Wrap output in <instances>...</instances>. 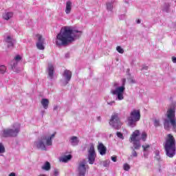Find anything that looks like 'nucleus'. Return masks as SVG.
I'll use <instances>...</instances> for the list:
<instances>
[{
	"label": "nucleus",
	"instance_id": "nucleus-49",
	"mask_svg": "<svg viewBox=\"0 0 176 176\" xmlns=\"http://www.w3.org/2000/svg\"><path fill=\"white\" fill-rule=\"evenodd\" d=\"M9 176H16V173H11Z\"/></svg>",
	"mask_w": 176,
	"mask_h": 176
},
{
	"label": "nucleus",
	"instance_id": "nucleus-29",
	"mask_svg": "<svg viewBox=\"0 0 176 176\" xmlns=\"http://www.w3.org/2000/svg\"><path fill=\"white\" fill-rule=\"evenodd\" d=\"M6 72V66L1 65H0V74H5Z\"/></svg>",
	"mask_w": 176,
	"mask_h": 176
},
{
	"label": "nucleus",
	"instance_id": "nucleus-8",
	"mask_svg": "<svg viewBox=\"0 0 176 176\" xmlns=\"http://www.w3.org/2000/svg\"><path fill=\"white\" fill-rule=\"evenodd\" d=\"M124 90H126V87H124V84L121 87H118L115 89H112L111 91V93L113 96H116V100H118V101H122V100L124 98V96H123Z\"/></svg>",
	"mask_w": 176,
	"mask_h": 176
},
{
	"label": "nucleus",
	"instance_id": "nucleus-2",
	"mask_svg": "<svg viewBox=\"0 0 176 176\" xmlns=\"http://www.w3.org/2000/svg\"><path fill=\"white\" fill-rule=\"evenodd\" d=\"M166 117L164 120V127L165 130H170V124L173 126V130H176L175 119V104H172L166 111Z\"/></svg>",
	"mask_w": 176,
	"mask_h": 176
},
{
	"label": "nucleus",
	"instance_id": "nucleus-18",
	"mask_svg": "<svg viewBox=\"0 0 176 176\" xmlns=\"http://www.w3.org/2000/svg\"><path fill=\"white\" fill-rule=\"evenodd\" d=\"M52 165L50 164V162L47 161L41 166V170H44V171H50Z\"/></svg>",
	"mask_w": 176,
	"mask_h": 176
},
{
	"label": "nucleus",
	"instance_id": "nucleus-40",
	"mask_svg": "<svg viewBox=\"0 0 176 176\" xmlns=\"http://www.w3.org/2000/svg\"><path fill=\"white\" fill-rule=\"evenodd\" d=\"M155 155L157 160H160V156H159V151H156Z\"/></svg>",
	"mask_w": 176,
	"mask_h": 176
},
{
	"label": "nucleus",
	"instance_id": "nucleus-52",
	"mask_svg": "<svg viewBox=\"0 0 176 176\" xmlns=\"http://www.w3.org/2000/svg\"><path fill=\"white\" fill-rule=\"evenodd\" d=\"M41 58L43 57V55H41Z\"/></svg>",
	"mask_w": 176,
	"mask_h": 176
},
{
	"label": "nucleus",
	"instance_id": "nucleus-37",
	"mask_svg": "<svg viewBox=\"0 0 176 176\" xmlns=\"http://www.w3.org/2000/svg\"><path fill=\"white\" fill-rule=\"evenodd\" d=\"M129 80L130 81L131 83H135V80H134V78L133 77H129V78H128Z\"/></svg>",
	"mask_w": 176,
	"mask_h": 176
},
{
	"label": "nucleus",
	"instance_id": "nucleus-11",
	"mask_svg": "<svg viewBox=\"0 0 176 176\" xmlns=\"http://www.w3.org/2000/svg\"><path fill=\"white\" fill-rule=\"evenodd\" d=\"M63 77L64 80L61 81L62 86H67L68 83H69V80H71V78H72V72H71V71L68 69H66L64 71Z\"/></svg>",
	"mask_w": 176,
	"mask_h": 176
},
{
	"label": "nucleus",
	"instance_id": "nucleus-28",
	"mask_svg": "<svg viewBox=\"0 0 176 176\" xmlns=\"http://www.w3.org/2000/svg\"><path fill=\"white\" fill-rule=\"evenodd\" d=\"M5 152H6V151L5 149V146H3V144L0 142V155L1 153H5Z\"/></svg>",
	"mask_w": 176,
	"mask_h": 176
},
{
	"label": "nucleus",
	"instance_id": "nucleus-45",
	"mask_svg": "<svg viewBox=\"0 0 176 176\" xmlns=\"http://www.w3.org/2000/svg\"><path fill=\"white\" fill-rule=\"evenodd\" d=\"M41 115L42 118H43V116H45V110H42L41 111Z\"/></svg>",
	"mask_w": 176,
	"mask_h": 176
},
{
	"label": "nucleus",
	"instance_id": "nucleus-20",
	"mask_svg": "<svg viewBox=\"0 0 176 176\" xmlns=\"http://www.w3.org/2000/svg\"><path fill=\"white\" fill-rule=\"evenodd\" d=\"M71 10H72V2L67 1L66 3V8H65V13L66 14H69L71 13Z\"/></svg>",
	"mask_w": 176,
	"mask_h": 176
},
{
	"label": "nucleus",
	"instance_id": "nucleus-50",
	"mask_svg": "<svg viewBox=\"0 0 176 176\" xmlns=\"http://www.w3.org/2000/svg\"><path fill=\"white\" fill-rule=\"evenodd\" d=\"M97 120H98V122H101V117L98 116L97 118Z\"/></svg>",
	"mask_w": 176,
	"mask_h": 176
},
{
	"label": "nucleus",
	"instance_id": "nucleus-4",
	"mask_svg": "<svg viewBox=\"0 0 176 176\" xmlns=\"http://www.w3.org/2000/svg\"><path fill=\"white\" fill-rule=\"evenodd\" d=\"M164 146L166 155V156H168V157L171 158L173 156H175V153H176L175 139L174 138V136H173V135L168 134L167 135V138L166 140Z\"/></svg>",
	"mask_w": 176,
	"mask_h": 176
},
{
	"label": "nucleus",
	"instance_id": "nucleus-25",
	"mask_svg": "<svg viewBox=\"0 0 176 176\" xmlns=\"http://www.w3.org/2000/svg\"><path fill=\"white\" fill-rule=\"evenodd\" d=\"M36 47L39 50H45V46L43 45V43H36Z\"/></svg>",
	"mask_w": 176,
	"mask_h": 176
},
{
	"label": "nucleus",
	"instance_id": "nucleus-41",
	"mask_svg": "<svg viewBox=\"0 0 176 176\" xmlns=\"http://www.w3.org/2000/svg\"><path fill=\"white\" fill-rule=\"evenodd\" d=\"M118 160L117 157H111V160L114 162H116Z\"/></svg>",
	"mask_w": 176,
	"mask_h": 176
},
{
	"label": "nucleus",
	"instance_id": "nucleus-30",
	"mask_svg": "<svg viewBox=\"0 0 176 176\" xmlns=\"http://www.w3.org/2000/svg\"><path fill=\"white\" fill-rule=\"evenodd\" d=\"M116 50L118 52V53H120V54H123L124 53V50H123V48H122L120 46H118L116 47Z\"/></svg>",
	"mask_w": 176,
	"mask_h": 176
},
{
	"label": "nucleus",
	"instance_id": "nucleus-39",
	"mask_svg": "<svg viewBox=\"0 0 176 176\" xmlns=\"http://www.w3.org/2000/svg\"><path fill=\"white\" fill-rule=\"evenodd\" d=\"M148 66L146 65H143L142 67V71H148Z\"/></svg>",
	"mask_w": 176,
	"mask_h": 176
},
{
	"label": "nucleus",
	"instance_id": "nucleus-16",
	"mask_svg": "<svg viewBox=\"0 0 176 176\" xmlns=\"http://www.w3.org/2000/svg\"><path fill=\"white\" fill-rule=\"evenodd\" d=\"M17 64H19V62L16 60H12L10 63L11 69H12L14 72H20V71H21L20 68L17 67Z\"/></svg>",
	"mask_w": 176,
	"mask_h": 176
},
{
	"label": "nucleus",
	"instance_id": "nucleus-47",
	"mask_svg": "<svg viewBox=\"0 0 176 176\" xmlns=\"http://www.w3.org/2000/svg\"><path fill=\"white\" fill-rule=\"evenodd\" d=\"M65 57H66V58H69V53H67L65 54Z\"/></svg>",
	"mask_w": 176,
	"mask_h": 176
},
{
	"label": "nucleus",
	"instance_id": "nucleus-1",
	"mask_svg": "<svg viewBox=\"0 0 176 176\" xmlns=\"http://www.w3.org/2000/svg\"><path fill=\"white\" fill-rule=\"evenodd\" d=\"M82 36V31L74 29L69 26H65L60 30V32L56 36V46H67L76 39Z\"/></svg>",
	"mask_w": 176,
	"mask_h": 176
},
{
	"label": "nucleus",
	"instance_id": "nucleus-48",
	"mask_svg": "<svg viewBox=\"0 0 176 176\" xmlns=\"http://www.w3.org/2000/svg\"><path fill=\"white\" fill-rule=\"evenodd\" d=\"M136 23H137V24H141V20L140 19H138Z\"/></svg>",
	"mask_w": 176,
	"mask_h": 176
},
{
	"label": "nucleus",
	"instance_id": "nucleus-24",
	"mask_svg": "<svg viewBox=\"0 0 176 176\" xmlns=\"http://www.w3.org/2000/svg\"><path fill=\"white\" fill-rule=\"evenodd\" d=\"M36 37L38 38L37 43H45V38L41 34H37Z\"/></svg>",
	"mask_w": 176,
	"mask_h": 176
},
{
	"label": "nucleus",
	"instance_id": "nucleus-27",
	"mask_svg": "<svg viewBox=\"0 0 176 176\" xmlns=\"http://www.w3.org/2000/svg\"><path fill=\"white\" fill-rule=\"evenodd\" d=\"M107 10L111 11L113 9V5L111 2L107 3Z\"/></svg>",
	"mask_w": 176,
	"mask_h": 176
},
{
	"label": "nucleus",
	"instance_id": "nucleus-10",
	"mask_svg": "<svg viewBox=\"0 0 176 176\" xmlns=\"http://www.w3.org/2000/svg\"><path fill=\"white\" fill-rule=\"evenodd\" d=\"M96 156L94 145L91 144L88 150V163L89 164H94V162H96Z\"/></svg>",
	"mask_w": 176,
	"mask_h": 176
},
{
	"label": "nucleus",
	"instance_id": "nucleus-22",
	"mask_svg": "<svg viewBox=\"0 0 176 176\" xmlns=\"http://www.w3.org/2000/svg\"><path fill=\"white\" fill-rule=\"evenodd\" d=\"M41 104L44 109H47V108H49V99L43 98L41 101Z\"/></svg>",
	"mask_w": 176,
	"mask_h": 176
},
{
	"label": "nucleus",
	"instance_id": "nucleus-44",
	"mask_svg": "<svg viewBox=\"0 0 176 176\" xmlns=\"http://www.w3.org/2000/svg\"><path fill=\"white\" fill-rule=\"evenodd\" d=\"M108 105H113L115 104V101H111V102H107Z\"/></svg>",
	"mask_w": 176,
	"mask_h": 176
},
{
	"label": "nucleus",
	"instance_id": "nucleus-43",
	"mask_svg": "<svg viewBox=\"0 0 176 176\" xmlns=\"http://www.w3.org/2000/svg\"><path fill=\"white\" fill-rule=\"evenodd\" d=\"M172 61H173V63H174L175 64H176V57H175V56H173V57H172Z\"/></svg>",
	"mask_w": 176,
	"mask_h": 176
},
{
	"label": "nucleus",
	"instance_id": "nucleus-21",
	"mask_svg": "<svg viewBox=\"0 0 176 176\" xmlns=\"http://www.w3.org/2000/svg\"><path fill=\"white\" fill-rule=\"evenodd\" d=\"M56 136V133H53L50 136H46L45 135V139L47 140V144L50 145V146H52L53 145V138Z\"/></svg>",
	"mask_w": 176,
	"mask_h": 176
},
{
	"label": "nucleus",
	"instance_id": "nucleus-19",
	"mask_svg": "<svg viewBox=\"0 0 176 176\" xmlns=\"http://www.w3.org/2000/svg\"><path fill=\"white\" fill-rule=\"evenodd\" d=\"M71 159H72V155L71 154H69V155L61 157L59 159V161L62 162L63 163H67V162H69V160H71Z\"/></svg>",
	"mask_w": 176,
	"mask_h": 176
},
{
	"label": "nucleus",
	"instance_id": "nucleus-34",
	"mask_svg": "<svg viewBox=\"0 0 176 176\" xmlns=\"http://www.w3.org/2000/svg\"><path fill=\"white\" fill-rule=\"evenodd\" d=\"M123 168L125 171H129V170H130V165H129V164H124Z\"/></svg>",
	"mask_w": 176,
	"mask_h": 176
},
{
	"label": "nucleus",
	"instance_id": "nucleus-51",
	"mask_svg": "<svg viewBox=\"0 0 176 176\" xmlns=\"http://www.w3.org/2000/svg\"><path fill=\"white\" fill-rule=\"evenodd\" d=\"M144 157H148V154L146 153V152H144Z\"/></svg>",
	"mask_w": 176,
	"mask_h": 176
},
{
	"label": "nucleus",
	"instance_id": "nucleus-13",
	"mask_svg": "<svg viewBox=\"0 0 176 176\" xmlns=\"http://www.w3.org/2000/svg\"><path fill=\"white\" fill-rule=\"evenodd\" d=\"M4 41L6 42L8 48L13 47V46H14V42H16L12 36H7V37L4 39Z\"/></svg>",
	"mask_w": 176,
	"mask_h": 176
},
{
	"label": "nucleus",
	"instance_id": "nucleus-6",
	"mask_svg": "<svg viewBox=\"0 0 176 176\" xmlns=\"http://www.w3.org/2000/svg\"><path fill=\"white\" fill-rule=\"evenodd\" d=\"M141 119V113L140 110L133 109L130 113V116L127 118L128 125L130 127H135L137 122Z\"/></svg>",
	"mask_w": 176,
	"mask_h": 176
},
{
	"label": "nucleus",
	"instance_id": "nucleus-26",
	"mask_svg": "<svg viewBox=\"0 0 176 176\" xmlns=\"http://www.w3.org/2000/svg\"><path fill=\"white\" fill-rule=\"evenodd\" d=\"M153 124H154L155 127L160 126V120L155 118L153 120Z\"/></svg>",
	"mask_w": 176,
	"mask_h": 176
},
{
	"label": "nucleus",
	"instance_id": "nucleus-5",
	"mask_svg": "<svg viewBox=\"0 0 176 176\" xmlns=\"http://www.w3.org/2000/svg\"><path fill=\"white\" fill-rule=\"evenodd\" d=\"M20 133V124L15 123L13 125L12 129H6L1 132V137L5 138L9 137H16Z\"/></svg>",
	"mask_w": 176,
	"mask_h": 176
},
{
	"label": "nucleus",
	"instance_id": "nucleus-7",
	"mask_svg": "<svg viewBox=\"0 0 176 176\" xmlns=\"http://www.w3.org/2000/svg\"><path fill=\"white\" fill-rule=\"evenodd\" d=\"M46 146H50V145L47 144V140H46L45 135L38 138L34 142V148L39 149L40 151H47V148Z\"/></svg>",
	"mask_w": 176,
	"mask_h": 176
},
{
	"label": "nucleus",
	"instance_id": "nucleus-14",
	"mask_svg": "<svg viewBox=\"0 0 176 176\" xmlns=\"http://www.w3.org/2000/svg\"><path fill=\"white\" fill-rule=\"evenodd\" d=\"M98 151L102 156H104V155L107 153V147L104 146V144H102V142H99L98 146Z\"/></svg>",
	"mask_w": 176,
	"mask_h": 176
},
{
	"label": "nucleus",
	"instance_id": "nucleus-33",
	"mask_svg": "<svg viewBox=\"0 0 176 176\" xmlns=\"http://www.w3.org/2000/svg\"><path fill=\"white\" fill-rule=\"evenodd\" d=\"M142 147L143 148L144 152H148V149L151 148V146H149V144H147L146 146L142 145Z\"/></svg>",
	"mask_w": 176,
	"mask_h": 176
},
{
	"label": "nucleus",
	"instance_id": "nucleus-9",
	"mask_svg": "<svg viewBox=\"0 0 176 176\" xmlns=\"http://www.w3.org/2000/svg\"><path fill=\"white\" fill-rule=\"evenodd\" d=\"M109 124L110 126H112L113 129H116L117 130H119V129H120V126H122V122H120V120L119 119L118 113H114L111 116Z\"/></svg>",
	"mask_w": 176,
	"mask_h": 176
},
{
	"label": "nucleus",
	"instance_id": "nucleus-15",
	"mask_svg": "<svg viewBox=\"0 0 176 176\" xmlns=\"http://www.w3.org/2000/svg\"><path fill=\"white\" fill-rule=\"evenodd\" d=\"M47 72L50 79H53L54 78V67L53 65L48 64Z\"/></svg>",
	"mask_w": 176,
	"mask_h": 176
},
{
	"label": "nucleus",
	"instance_id": "nucleus-36",
	"mask_svg": "<svg viewBox=\"0 0 176 176\" xmlns=\"http://www.w3.org/2000/svg\"><path fill=\"white\" fill-rule=\"evenodd\" d=\"M20 60H21V56H20V55H17V56L14 58V60H16L17 63H18V61H20Z\"/></svg>",
	"mask_w": 176,
	"mask_h": 176
},
{
	"label": "nucleus",
	"instance_id": "nucleus-32",
	"mask_svg": "<svg viewBox=\"0 0 176 176\" xmlns=\"http://www.w3.org/2000/svg\"><path fill=\"white\" fill-rule=\"evenodd\" d=\"M109 163H111V161L109 160H107L103 162V166L104 167H109Z\"/></svg>",
	"mask_w": 176,
	"mask_h": 176
},
{
	"label": "nucleus",
	"instance_id": "nucleus-31",
	"mask_svg": "<svg viewBox=\"0 0 176 176\" xmlns=\"http://www.w3.org/2000/svg\"><path fill=\"white\" fill-rule=\"evenodd\" d=\"M146 137H148V135L145 132H142L141 135V140L145 142L146 141Z\"/></svg>",
	"mask_w": 176,
	"mask_h": 176
},
{
	"label": "nucleus",
	"instance_id": "nucleus-46",
	"mask_svg": "<svg viewBox=\"0 0 176 176\" xmlns=\"http://www.w3.org/2000/svg\"><path fill=\"white\" fill-rule=\"evenodd\" d=\"M57 109H58V106L55 105V106L54 107V111H57Z\"/></svg>",
	"mask_w": 176,
	"mask_h": 176
},
{
	"label": "nucleus",
	"instance_id": "nucleus-12",
	"mask_svg": "<svg viewBox=\"0 0 176 176\" xmlns=\"http://www.w3.org/2000/svg\"><path fill=\"white\" fill-rule=\"evenodd\" d=\"M86 164H87V162L85 160H82L78 164V170H77L78 176L86 175Z\"/></svg>",
	"mask_w": 176,
	"mask_h": 176
},
{
	"label": "nucleus",
	"instance_id": "nucleus-23",
	"mask_svg": "<svg viewBox=\"0 0 176 176\" xmlns=\"http://www.w3.org/2000/svg\"><path fill=\"white\" fill-rule=\"evenodd\" d=\"M13 17V12H5L3 14V19L4 20H10Z\"/></svg>",
	"mask_w": 176,
	"mask_h": 176
},
{
	"label": "nucleus",
	"instance_id": "nucleus-3",
	"mask_svg": "<svg viewBox=\"0 0 176 176\" xmlns=\"http://www.w3.org/2000/svg\"><path fill=\"white\" fill-rule=\"evenodd\" d=\"M140 137V131L136 130L135 131L131 138H130V142L133 143V146H131V154L129 157V159H133V157H137L138 156V154L137 153V151L140 149L141 148V143L140 142V140L141 138H139Z\"/></svg>",
	"mask_w": 176,
	"mask_h": 176
},
{
	"label": "nucleus",
	"instance_id": "nucleus-38",
	"mask_svg": "<svg viewBox=\"0 0 176 176\" xmlns=\"http://www.w3.org/2000/svg\"><path fill=\"white\" fill-rule=\"evenodd\" d=\"M58 174H59L58 170L57 169H54V175L58 176Z\"/></svg>",
	"mask_w": 176,
	"mask_h": 176
},
{
	"label": "nucleus",
	"instance_id": "nucleus-17",
	"mask_svg": "<svg viewBox=\"0 0 176 176\" xmlns=\"http://www.w3.org/2000/svg\"><path fill=\"white\" fill-rule=\"evenodd\" d=\"M69 142L71 144V145H72V146H76V145L79 144V139H78V137L76 136H72L69 138Z\"/></svg>",
	"mask_w": 176,
	"mask_h": 176
},
{
	"label": "nucleus",
	"instance_id": "nucleus-35",
	"mask_svg": "<svg viewBox=\"0 0 176 176\" xmlns=\"http://www.w3.org/2000/svg\"><path fill=\"white\" fill-rule=\"evenodd\" d=\"M117 137H118V138H120L121 140H123V134L120 132H117Z\"/></svg>",
	"mask_w": 176,
	"mask_h": 176
},
{
	"label": "nucleus",
	"instance_id": "nucleus-42",
	"mask_svg": "<svg viewBox=\"0 0 176 176\" xmlns=\"http://www.w3.org/2000/svg\"><path fill=\"white\" fill-rule=\"evenodd\" d=\"M164 12H168V6H166V7L163 9Z\"/></svg>",
	"mask_w": 176,
	"mask_h": 176
}]
</instances>
